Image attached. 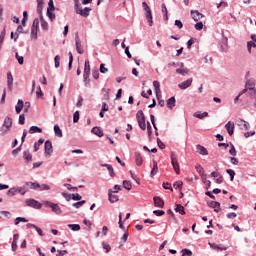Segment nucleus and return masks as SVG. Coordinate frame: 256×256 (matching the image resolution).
<instances>
[{"mask_svg":"<svg viewBox=\"0 0 256 256\" xmlns=\"http://www.w3.org/2000/svg\"><path fill=\"white\" fill-rule=\"evenodd\" d=\"M136 119L140 129H142V131H145L147 129V124H145V114L143 113V110H139L137 112Z\"/></svg>","mask_w":256,"mask_h":256,"instance_id":"obj_1","label":"nucleus"},{"mask_svg":"<svg viewBox=\"0 0 256 256\" xmlns=\"http://www.w3.org/2000/svg\"><path fill=\"white\" fill-rule=\"evenodd\" d=\"M170 158H171V165L176 175H179L181 173V170L179 168V158L177 157V154H175V152H172L170 155Z\"/></svg>","mask_w":256,"mask_h":256,"instance_id":"obj_2","label":"nucleus"},{"mask_svg":"<svg viewBox=\"0 0 256 256\" xmlns=\"http://www.w3.org/2000/svg\"><path fill=\"white\" fill-rule=\"evenodd\" d=\"M44 205L46 207H50V209H52L53 213H56V215H61V213H63L61 207L58 204L52 203L50 201H45Z\"/></svg>","mask_w":256,"mask_h":256,"instance_id":"obj_3","label":"nucleus"},{"mask_svg":"<svg viewBox=\"0 0 256 256\" xmlns=\"http://www.w3.org/2000/svg\"><path fill=\"white\" fill-rule=\"evenodd\" d=\"M3 127L5 130H3V133H9L11 131V127H13V119L9 116H7L4 119Z\"/></svg>","mask_w":256,"mask_h":256,"instance_id":"obj_4","label":"nucleus"},{"mask_svg":"<svg viewBox=\"0 0 256 256\" xmlns=\"http://www.w3.org/2000/svg\"><path fill=\"white\" fill-rule=\"evenodd\" d=\"M91 11L92 9L89 7L82 8L78 6L76 8L77 15H81V17H89V13H91Z\"/></svg>","mask_w":256,"mask_h":256,"instance_id":"obj_5","label":"nucleus"},{"mask_svg":"<svg viewBox=\"0 0 256 256\" xmlns=\"http://www.w3.org/2000/svg\"><path fill=\"white\" fill-rule=\"evenodd\" d=\"M75 43H76L77 53H79V55H83V53H85V50L83 49V46L81 45V39H79V33H76Z\"/></svg>","mask_w":256,"mask_h":256,"instance_id":"obj_6","label":"nucleus"},{"mask_svg":"<svg viewBox=\"0 0 256 256\" xmlns=\"http://www.w3.org/2000/svg\"><path fill=\"white\" fill-rule=\"evenodd\" d=\"M27 207H33V209H41L42 205L35 199L26 200Z\"/></svg>","mask_w":256,"mask_h":256,"instance_id":"obj_7","label":"nucleus"},{"mask_svg":"<svg viewBox=\"0 0 256 256\" xmlns=\"http://www.w3.org/2000/svg\"><path fill=\"white\" fill-rule=\"evenodd\" d=\"M225 129L230 137H232L233 133H235V122L229 121L225 125Z\"/></svg>","mask_w":256,"mask_h":256,"instance_id":"obj_8","label":"nucleus"},{"mask_svg":"<svg viewBox=\"0 0 256 256\" xmlns=\"http://www.w3.org/2000/svg\"><path fill=\"white\" fill-rule=\"evenodd\" d=\"M238 127L242 130V131H248L249 127H251V125L249 124V122L243 120V119H239L237 122Z\"/></svg>","mask_w":256,"mask_h":256,"instance_id":"obj_9","label":"nucleus"},{"mask_svg":"<svg viewBox=\"0 0 256 256\" xmlns=\"http://www.w3.org/2000/svg\"><path fill=\"white\" fill-rule=\"evenodd\" d=\"M255 89V81L248 80L245 85V89L240 92V95L247 93L248 90Z\"/></svg>","mask_w":256,"mask_h":256,"instance_id":"obj_10","label":"nucleus"},{"mask_svg":"<svg viewBox=\"0 0 256 256\" xmlns=\"http://www.w3.org/2000/svg\"><path fill=\"white\" fill-rule=\"evenodd\" d=\"M192 83H193V78H189L186 81L178 84V87H179V89H183V90L189 89V87H191Z\"/></svg>","mask_w":256,"mask_h":256,"instance_id":"obj_11","label":"nucleus"},{"mask_svg":"<svg viewBox=\"0 0 256 256\" xmlns=\"http://www.w3.org/2000/svg\"><path fill=\"white\" fill-rule=\"evenodd\" d=\"M208 207H210L211 209H214L215 213H219V211H221V203L217 201L209 202Z\"/></svg>","mask_w":256,"mask_h":256,"instance_id":"obj_12","label":"nucleus"},{"mask_svg":"<svg viewBox=\"0 0 256 256\" xmlns=\"http://www.w3.org/2000/svg\"><path fill=\"white\" fill-rule=\"evenodd\" d=\"M45 154L51 155L53 153V144L51 141L47 140L44 144Z\"/></svg>","mask_w":256,"mask_h":256,"instance_id":"obj_13","label":"nucleus"},{"mask_svg":"<svg viewBox=\"0 0 256 256\" xmlns=\"http://www.w3.org/2000/svg\"><path fill=\"white\" fill-rule=\"evenodd\" d=\"M153 200H154L155 207H160L161 209L165 207V202L163 201V199H161V197L155 196Z\"/></svg>","mask_w":256,"mask_h":256,"instance_id":"obj_14","label":"nucleus"},{"mask_svg":"<svg viewBox=\"0 0 256 256\" xmlns=\"http://www.w3.org/2000/svg\"><path fill=\"white\" fill-rule=\"evenodd\" d=\"M108 201L111 203H117L119 201V196L113 194V190H108Z\"/></svg>","mask_w":256,"mask_h":256,"instance_id":"obj_15","label":"nucleus"},{"mask_svg":"<svg viewBox=\"0 0 256 256\" xmlns=\"http://www.w3.org/2000/svg\"><path fill=\"white\" fill-rule=\"evenodd\" d=\"M196 151L199 153V155H209V151H207V148L205 146H201V144H198L196 146Z\"/></svg>","mask_w":256,"mask_h":256,"instance_id":"obj_16","label":"nucleus"},{"mask_svg":"<svg viewBox=\"0 0 256 256\" xmlns=\"http://www.w3.org/2000/svg\"><path fill=\"white\" fill-rule=\"evenodd\" d=\"M26 227H28V228L32 227V229H35V231H37V233H38V235H40V237H45V233H43V230H41V228H39L37 225L28 223L26 225Z\"/></svg>","mask_w":256,"mask_h":256,"instance_id":"obj_17","label":"nucleus"},{"mask_svg":"<svg viewBox=\"0 0 256 256\" xmlns=\"http://www.w3.org/2000/svg\"><path fill=\"white\" fill-rule=\"evenodd\" d=\"M220 49L222 53H227V49H229V44L227 38H223L221 41Z\"/></svg>","mask_w":256,"mask_h":256,"instance_id":"obj_18","label":"nucleus"},{"mask_svg":"<svg viewBox=\"0 0 256 256\" xmlns=\"http://www.w3.org/2000/svg\"><path fill=\"white\" fill-rule=\"evenodd\" d=\"M191 15H192V19L194 21H200V19H203V14H201V12L195 10V11H191Z\"/></svg>","mask_w":256,"mask_h":256,"instance_id":"obj_19","label":"nucleus"},{"mask_svg":"<svg viewBox=\"0 0 256 256\" xmlns=\"http://www.w3.org/2000/svg\"><path fill=\"white\" fill-rule=\"evenodd\" d=\"M176 73H178V75H182L183 77H185V75H188L189 73V68H185L183 67V64H181V68H177Z\"/></svg>","mask_w":256,"mask_h":256,"instance_id":"obj_20","label":"nucleus"},{"mask_svg":"<svg viewBox=\"0 0 256 256\" xmlns=\"http://www.w3.org/2000/svg\"><path fill=\"white\" fill-rule=\"evenodd\" d=\"M195 169L197 173H199V175L202 177V179H205V177H207V174H205V169H203V166L198 164L195 166Z\"/></svg>","mask_w":256,"mask_h":256,"instance_id":"obj_21","label":"nucleus"},{"mask_svg":"<svg viewBox=\"0 0 256 256\" xmlns=\"http://www.w3.org/2000/svg\"><path fill=\"white\" fill-rule=\"evenodd\" d=\"M37 12L39 13L40 17H43V7L45 5V2L43 0H37Z\"/></svg>","mask_w":256,"mask_h":256,"instance_id":"obj_22","label":"nucleus"},{"mask_svg":"<svg viewBox=\"0 0 256 256\" xmlns=\"http://www.w3.org/2000/svg\"><path fill=\"white\" fill-rule=\"evenodd\" d=\"M247 95H248V97H250V99H254V105H255V107H256V89L254 88V89H250V90H247Z\"/></svg>","mask_w":256,"mask_h":256,"instance_id":"obj_23","label":"nucleus"},{"mask_svg":"<svg viewBox=\"0 0 256 256\" xmlns=\"http://www.w3.org/2000/svg\"><path fill=\"white\" fill-rule=\"evenodd\" d=\"M157 173H159V167L157 166V161L153 160V168L151 170V177H155V175H157Z\"/></svg>","mask_w":256,"mask_h":256,"instance_id":"obj_24","label":"nucleus"},{"mask_svg":"<svg viewBox=\"0 0 256 256\" xmlns=\"http://www.w3.org/2000/svg\"><path fill=\"white\" fill-rule=\"evenodd\" d=\"M23 106H24L23 100H18V102L15 106L17 115H19V113H21V111H23Z\"/></svg>","mask_w":256,"mask_h":256,"instance_id":"obj_25","label":"nucleus"},{"mask_svg":"<svg viewBox=\"0 0 256 256\" xmlns=\"http://www.w3.org/2000/svg\"><path fill=\"white\" fill-rule=\"evenodd\" d=\"M23 157L27 163H31V161H33V155L30 154L29 150L23 152Z\"/></svg>","mask_w":256,"mask_h":256,"instance_id":"obj_26","label":"nucleus"},{"mask_svg":"<svg viewBox=\"0 0 256 256\" xmlns=\"http://www.w3.org/2000/svg\"><path fill=\"white\" fill-rule=\"evenodd\" d=\"M135 161H136V165L138 166L143 165V157H141V153L135 152Z\"/></svg>","mask_w":256,"mask_h":256,"instance_id":"obj_27","label":"nucleus"},{"mask_svg":"<svg viewBox=\"0 0 256 256\" xmlns=\"http://www.w3.org/2000/svg\"><path fill=\"white\" fill-rule=\"evenodd\" d=\"M91 132L94 135H97V137H103V130H101V128H99V127H93Z\"/></svg>","mask_w":256,"mask_h":256,"instance_id":"obj_28","label":"nucleus"},{"mask_svg":"<svg viewBox=\"0 0 256 256\" xmlns=\"http://www.w3.org/2000/svg\"><path fill=\"white\" fill-rule=\"evenodd\" d=\"M30 135H33V133H43V129H41L38 126H31L29 129Z\"/></svg>","mask_w":256,"mask_h":256,"instance_id":"obj_29","label":"nucleus"},{"mask_svg":"<svg viewBox=\"0 0 256 256\" xmlns=\"http://www.w3.org/2000/svg\"><path fill=\"white\" fill-rule=\"evenodd\" d=\"M40 21H41V28L43 31H49V23L43 19V16H40Z\"/></svg>","mask_w":256,"mask_h":256,"instance_id":"obj_30","label":"nucleus"},{"mask_svg":"<svg viewBox=\"0 0 256 256\" xmlns=\"http://www.w3.org/2000/svg\"><path fill=\"white\" fill-rule=\"evenodd\" d=\"M210 247H211V249H214V251H227V247H225V246L221 247L215 243L210 244Z\"/></svg>","mask_w":256,"mask_h":256,"instance_id":"obj_31","label":"nucleus"},{"mask_svg":"<svg viewBox=\"0 0 256 256\" xmlns=\"http://www.w3.org/2000/svg\"><path fill=\"white\" fill-rule=\"evenodd\" d=\"M7 85L8 89L11 91V87H13V75L11 74V72L7 74Z\"/></svg>","mask_w":256,"mask_h":256,"instance_id":"obj_32","label":"nucleus"},{"mask_svg":"<svg viewBox=\"0 0 256 256\" xmlns=\"http://www.w3.org/2000/svg\"><path fill=\"white\" fill-rule=\"evenodd\" d=\"M193 117H196V119H205V117H209V113L208 112H203V113L196 112L193 114Z\"/></svg>","mask_w":256,"mask_h":256,"instance_id":"obj_33","label":"nucleus"},{"mask_svg":"<svg viewBox=\"0 0 256 256\" xmlns=\"http://www.w3.org/2000/svg\"><path fill=\"white\" fill-rule=\"evenodd\" d=\"M175 103H176V100H175V97L172 96L171 98H169L167 100V107L168 109H173V107H175Z\"/></svg>","mask_w":256,"mask_h":256,"instance_id":"obj_34","label":"nucleus"},{"mask_svg":"<svg viewBox=\"0 0 256 256\" xmlns=\"http://www.w3.org/2000/svg\"><path fill=\"white\" fill-rule=\"evenodd\" d=\"M176 213H179L180 215H185V207H183L181 204H176V208L174 209Z\"/></svg>","mask_w":256,"mask_h":256,"instance_id":"obj_35","label":"nucleus"},{"mask_svg":"<svg viewBox=\"0 0 256 256\" xmlns=\"http://www.w3.org/2000/svg\"><path fill=\"white\" fill-rule=\"evenodd\" d=\"M54 133L56 137H63V131H61V128L59 127V125L54 126Z\"/></svg>","mask_w":256,"mask_h":256,"instance_id":"obj_36","label":"nucleus"},{"mask_svg":"<svg viewBox=\"0 0 256 256\" xmlns=\"http://www.w3.org/2000/svg\"><path fill=\"white\" fill-rule=\"evenodd\" d=\"M153 87L156 91V94L161 93V88H160L161 84L159 83V81H157V80L153 81Z\"/></svg>","mask_w":256,"mask_h":256,"instance_id":"obj_37","label":"nucleus"},{"mask_svg":"<svg viewBox=\"0 0 256 256\" xmlns=\"http://www.w3.org/2000/svg\"><path fill=\"white\" fill-rule=\"evenodd\" d=\"M123 187H124V189H126L127 191H131V189H132V184H131V181H129V180H124L123 181Z\"/></svg>","mask_w":256,"mask_h":256,"instance_id":"obj_38","label":"nucleus"},{"mask_svg":"<svg viewBox=\"0 0 256 256\" xmlns=\"http://www.w3.org/2000/svg\"><path fill=\"white\" fill-rule=\"evenodd\" d=\"M146 19L149 23V26L153 27V15L151 14V12H146Z\"/></svg>","mask_w":256,"mask_h":256,"instance_id":"obj_39","label":"nucleus"},{"mask_svg":"<svg viewBox=\"0 0 256 256\" xmlns=\"http://www.w3.org/2000/svg\"><path fill=\"white\" fill-rule=\"evenodd\" d=\"M162 13L164 14L165 21H169L167 6L165 4H162Z\"/></svg>","mask_w":256,"mask_h":256,"instance_id":"obj_40","label":"nucleus"},{"mask_svg":"<svg viewBox=\"0 0 256 256\" xmlns=\"http://www.w3.org/2000/svg\"><path fill=\"white\" fill-rule=\"evenodd\" d=\"M26 185L31 189H39V187H41L39 183H35V182H27Z\"/></svg>","mask_w":256,"mask_h":256,"instance_id":"obj_41","label":"nucleus"},{"mask_svg":"<svg viewBox=\"0 0 256 256\" xmlns=\"http://www.w3.org/2000/svg\"><path fill=\"white\" fill-rule=\"evenodd\" d=\"M43 143H45V140H43V138H40V139L38 140V142H36V143L34 144V151H35V152L39 151V146L42 145Z\"/></svg>","mask_w":256,"mask_h":256,"instance_id":"obj_42","label":"nucleus"},{"mask_svg":"<svg viewBox=\"0 0 256 256\" xmlns=\"http://www.w3.org/2000/svg\"><path fill=\"white\" fill-rule=\"evenodd\" d=\"M69 229H71V231H80L81 230V226L79 224H68Z\"/></svg>","mask_w":256,"mask_h":256,"instance_id":"obj_43","label":"nucleus"},{"mask_svg":"<svg viewBox=\"0 0 256 256\" xmlns=\"http://www.w3.org/2000/svg\"><path fill=\"white\" fill-rule=\"evenodd\" d=\"M68 57H69L68 69L69 71H71V69H73V53L69 52Z\"/></svg>","mask_w":256,"mask_h":256,"instance_id":"obj_44","label":"nucleus"},{"mask_svg":"<svg viewBox=\"0 0 256 256\" xmlns=\"http://www.w3.org/2000/svg\"><path fill=\"white\" fill-rule=\"evenodd\" d=\"M27 220L26 218H23V217H17L15 220H14V225H19V223H27Z\"/></svg>","mask_w":256,"mask_h":256,"instance_id":"obj_45","label":"nucleus"},{"mask_svg":"<svg viewBox=\"0 0 256 256\" xmlns=\"http://www.w3.org/2000/svg\"><path fill=\"white\" fill-rule=\"evenodd\" d=\"M84 73H91V65H89V60H85Z\"/></svg>","mask_w":256,"mask_h":256,"instance_id":"obj_46","label":"nucleus"},{"mask_svg":"<svg viewBox=\"0 0 256 256\" xmlns=\"http://www.w3.org/2000/svg\"><path fill=\"white\" fill-rule=\"evenodd\" d=\"M182 256H193V252L187 248L181 250Z\"/></svg>","mask_w":256,"mask_h":256,"instance_id":"obj_47","label":"nucleus"},{"mask_svg":"<svg viewBox=\"0 0 256 256\" xmlns=\"http://www.w3.org/2000/svg\"><path fill=\"white\" fill-rule=\"evenodd\" d=\"M54 63H55L56 69H58V67H60V65H61V56L56 55L54 58Z\"/></svg>","mask_w":256,"mask_h":256,"instance_id":"obj_48","label":"nucleus"},{"mask_svg":"<svg viewBox=\"0 0 256 256\" xmlns=\"http://www.w3.org/2000/svg\"><path fill=\"white\" fill-rule=\"evenodd\" d=\"M15 57H16V59H17L19 65H23V63H24V61H25V59L23 58V56H20L19 53L16 52Z\"/></svg>","mask_w":256,"mask_h":256,"instance_id":"obj_49","label":"nucleus"},{"mask_svg":"<svg viewBox=\"0 0 256 256\" xmlns=\"http://www.w3.org/2000/svg\"><path fill=\"white\" fill-rule=\"evenodd\" d=\"M85 203H86V201L82 200V201L74 203L73 207H75L76 209H79V208L83 207V205H85Z\"/></svg>","mask_w":256,"mask_h":256,"instance_id":"obj_50","label":"nucleus"},{"mask_svg":"<svg viewBox=\"0 0 256 256\" xmlns=\"http://www.w3.org/2000/svg\"><path fill=\"white\" fill-rule=\"evenodd\" d=\"M230 150L229 153L232 155V157H235L237 155V150L235 149V146L233 144H230Z\"/></svg>","mask_w":256,"mask_h":256,"instance_id":"obj_51","label":"nucleus"},{"mask_svg":"<svg viewBox=\"0 0 256 256\" xmlns=\"http://www.w3.org/2000/svg\"><path fill=\"white\" fill-rule=\"evenodd\" d=\"M226 173H228V175L230 176V181H233V179H235V172L233 171V169H227Z\"/></svg>","mask_w":256,"mask_h":256,"instance_id":"obj_52","label":"nucleus"},{"mask_svg":"<svg viewBox=\"0 0 256 256\" xmlns=\"http://www.w3.org/2000/svg\"><path fill=\"white\" fill-rule=\"evenodd\" d=\"M17 193V188H11L10 190H8L7 195L8 197H13V195H16Z\"/></svg>","mask_w":256,"mask_h":256,"instance_id":"obj_53","label":"nucleus"},{"mask_svg":"<svg viewBox=\"0 0 256 256\" xmlns=\"http://www.w3.org/2000/svg\"><path fill=\"white\" fill-rule=\"evenodd\" d=\"M52 10L48 8L47 10V16L49 17L50 21H53L55 19V14L51 12Z\"/></svg>","mask_w":256,"mask_h":256,"instance_id":"obj_54","label":"nucleus"},{"mask_svg":"<svg viewBox=\"0 0 256 256\" xmlns=\"http://www.w3.org/2000/svg\"><path fill=\"white\" fill-rule=\"evenodd\" d=\"M174 189H181V187H183V181H176L173 184Z\"/></svg>","mask_w":256,"mask_h":256,"instance_id":"obj_55","label":"nucleus"},{"mask_svg":"<svg viewBox=\"0 0 256 256\" xmlns=\"http://www.w3.org/2000/svg\"><path fill=\"white\" fill-rule=\"evenodd\" d=\"M73 123H79V111L74 112Z\"/></svg>","mask_w":256,"mask_h":256,"instance_id":"obj_56","label":"nucleus"},{"mask_svg":"<svg viewBox=\"0 0 256 256\" xmlns=\"http://www.w3.org/2000/svg\"><path fill=\"white\" fill-rule=\"evenodd\" d=\"M102 246L103 249H105L106 253H109V251H111V245H109L108 243L103 242Z\"/></svg>","mask_w":256,"mask_h":256,"instance_id":"obj_57","label":"nucleus"},{"mask_svg":"<svg viewBox=\"0 0 256 256\" xmlns=\"http://www.w3.org/2000/svg\"><path fill=\"white\" fill-rule=\"evenodd\" d=\"M196 31H201L203 29V22H198L195 24Z\"/></svg>","mask_w":256,"mask_h":256,"instance_id":"obj_58","label":"nucleus"},{"mask_svg":"<svg viewBox=\"0 0 256 256\" xmlns=\"http://www.w3.org/2000/svg\"><path fill=\"white\" fill-rule=\"evenodd\" d=\"M62 196L66 199V201H71V199H73V195L69 193H62Z\"/></svg>","mask_w":256,"mask_h":256,"instance_id":"obj_59","label":"nucleus"},{"mask_svg":"<svg viewBox=\"0 0 256 256\" xmlns=\"http://www.w3.org/2000/svg\"><path fill=\"white\" fill-rule=\"evenodd\" d=\"M247 47H248V52L251 53V48L252 47L255 48L256 44H255V42L250 41V42L247 43Z\"/></svg>","mask_w":256,"mask_h":256,"instance_id":"obj_60","label":"nucleus"},{"mask_svg":"<svg viewBox=\"0 0 256 256\" xmlns=\"http://www.w3.org/2000/svg\"><path fill=\"white\" fill-rule=\"evenodd\" d=\"M39 28H31V35L34 37V39H37V31Z\"/></svg>","mask_w":256,"mask_h":256,"instance_id":"obj_61","label":"nucleus"},{"mask_svg":"<svg viewBox=\"0 0 256 256\" xmlns=\"http://www.w3.org/2000/svg\"><path fill=\"white\" fill-rule=\"evenodd\" d=\"M92 77L94 79H99V70L98 69L92 70Z\"/></svg>","mask_w":256,"mask_h":256,"instance_id":"obj_62","label":"nucleus"},{"mask_svg":"<svg viewBox=\"0 0 256 256\" xmlns=\"http://www.w3.org/2000/svg\"><path fill=\"white\" fill-rule=\"evenodd\" d=\"M57 255L56 256H65L67 253H69L67 250H57Z\"/></svg>","mask_w":256,"mask_h":256,"instance_id":"obj_63","label":"nucleus"},{"mask_svg":"<svg viewBox=\"0 0 256 256\" xmlns=\"http://www.w3.org/2000/svg\"><path fill=\"white\" fill-rule=\"evenodd\" d=\"M108 171H109V174H110V177H115V171L113 170V166H108Z\"/></svg>","mask_w":256,"mask_h":256,"instance_id":"obj_64","label":"nucleus"}]
</instances>
